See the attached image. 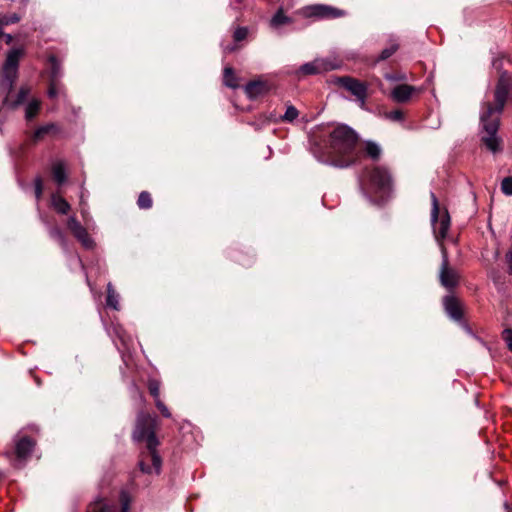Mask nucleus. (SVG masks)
<instances>
[{"label": "nucleus", "mask_w": 512, "mask_h": 512, "mask_svg": "<svg viewBox=\"0 0 512 512\" xmlns=\"http://www.w3.org/2000/svg\"><path fill=\"white\" fill-rule=\"evenodd\" d=\"M439 278L441 284L446 288H453L458 283V273L456 270L449 267L448 256L445 247H442V263Z\"/></svg>", "instance_id": "1a4fd4ad"}, {"label": "nucleus", "mask_w": 512, "mask_h": 512, "mask_svg": "<svg viewBox=\"0 0 512 512\" xmlns=\"http://www.w3.org/2000/svg\"><path fill=\"white\" fill-rule=\"evenodd\" d=\"M299 115L298 110L293 105L286 108L284 115L280 116V120L284 122H293Z\"/></svg>", "instance_id": "393cba45"}, {"label": "nucleus", "mask_w": 512, "mask_h": 512, "mask_svg": "<svg viewBox=\"0 0 512 512\" xmlns=\"http://www.w3.org/2000/svg\"><path fill=\"white\" fill-rule=\"evenodd\" d=\"M52 174H53L54 180L59 185H62L67 179L64 162H62V161L55 162L52 166Z\"/></svg>", "instance_id": "dca6fc26"}, {"label": "nucleus", "mask_w": 512, "mask_h": 512, "mask_svg": "<svg viewBox=\"0 0 512 512\" xmlns=\"http://www.w3.org/2000/svg\"><path fill=\"white\" fill-rule=\"evenodd\" d=\"M80 205L84 206V192L83 191H82V193L80 195ZM81 213H82L83 216H85L86 211H85L84 207H82Z\"/></svg>", "instance_id": "ea45409f"}, {"label": "nucleus", "mask_w": 512, "mask_h": 512, "mask_svg": "<svg viewBox=\"0 0 512 512\" xmlns=\"http://www.w3.org/2000/svg\"><path fill=\"white\" fill-rule=\"evenodd\" d=\"M137 204L141 209H149L152 206L151 195L146 191L141 192Z\"/></svg>", "instance_id": "a878e982"}, {"label": "nucleus", "mask_w": 512, "mask_h": 512, "mask_svg": "<svg viewBox=\"0 0 512 512\" xmlns=\"http://www.w3.org/2000/svg\"><path fill=\"white\" fill-rule=\"evenodd\" d=\"M501 190L505 195L512 196V177H506L502 180Z\"/></svg>", "instance_id": "473e14b6"}, {"label": "nucleus", "mask_w": 512, "mask_h": 512, "mask_svg": "<svg viewBox=\"0 0 512 512\" xmlns=\"http://www.w3.org/2000/svg\"><path fill=\"white\" fill-rule=\"evenodd\" d=\"M304 17H314L317 19H334L344 16V10L323 4L306 6L301 10Z\"/></svg>", "instance_id": "0eeeda50"}, {"label": "nucleus", "mask_w": 512, "mask_h": 512, "mask_svg": "<svg viewBox=\"0 0 512 512\" xmlns=\"http://www.w3.org/2000/svg\"><path fill=\"white\" fill-rule=\"evenodd\" d=\"M19 20H20V17L16 13L11 14V15L0 16V36L2 35V29L5 25L17 23Z\"/></svg>", "instance_id": "bb28decb"}, {"label": "nucleus", "mask_w": 512, "mask_h": 512, "mask_svg": "<svg viewBox=\"0 0 512 512\" xmlns=\"http://www.w3.org/2000/svg\"><path fill=\"white\" fill-rule=\"evenodd\" d=\"M512 87V77L503 72L497 82L494 91V103L489 101L482 104L480 114V139L483 145L492 153L502 150V139L498 136L500 115L508 99Z\"/></svg>", "instance_id": "f257e3e1"}, {"label": "nucleus", "mask_w": 512, "mask_h": 512, "mask_svg": "<svg viewBox=\"0 0 512 512\" xmlns=\"http://www.w3.org/2000/svg\"><path fill=\"white\" fill-rule=\"evenodd\" d=\"M290 22V19L284 15L283 10L279 9L271 19V26L279 27Z\"/></svg>", "instance_id": "b1692460"}, {"label": "nucleus", "mask_w": 512, "mask_h": 512, "mask_svg": "<svg viewBox=\"0 0 512 512\" xmlns=\"http://www.w3.org/2000/svg\"><path fill=\"white\" fill-rule=\"evenodd\" d=\"M397 49H398V44L395 42L391 43L389 47L382 50V52L379 56V60L388 59L390 56H392L397 51Z\"/></svg>", "instance_id": "c85d7f7f"}, {"label": "nucleus", "mask_w": 512, "mask_h": 512, "mask_svg": "<svg viewBox=\"0 0 512 512\" xmlns=\"http://www.w3.org/2000/svg\"><path fill=\"white\" fill-rule=\"evenodd\" d=\"M268 91V85L263 81H252L245 86V92L250 98H257Z\"/></svg>", "instance_id": "f8f14e48"}, {"label": "nucleus", "mask_w": 512, "mask_h": 512, "mask_svg": "<svg viewBox=\"0 0 512 512\" xmlns=\"http://www.w3.org/2000/svg\"><path fill=\"white\" fill-rule=\"evenodd\" d=\"M149 391L154 399H160V383L157 380H150L148 384Z\"/></svg>", "instance_id": "2f4dec72"}, {"label": "nucleus", "mask_w": 512, "mask_h": 512, "mask_svg": "<svg viewBox=\"0 0 512 512\" xmlns=\"http://www.w3.org/2000/svg\"><path fill=\"white\" fill-rule=\"evenodd\" d=\"M23 54L24 50L22 48L10 50L0 72V95L3 98L2 104L4 107L10 109H16L18 106L23 104L30 92L28 87L22 86L18 91L15 100H10L9 98V94L18 75L19 61Z\"/></svg>", "instance_id": "7ed1b4c3"}, {"label": "nucleus", "mask_w": 512, "mask_h": 512, "mask_svg": "<svg viewBox=\"0 0 512 512\" xmlns=\"http://www.w3.org/2000/svg\"><path fill=\"white\" fill-rule=\"evenodd\" d=\"M67 227L70 229V231L75 234L77 231H79L83 226L81 223L76 219L75 216H70L67 220Z\"/></svg>", "instance_id": "7c9ffc66"}, {"label": "nucleus", "mask_w": 512, "mask_h": 512, "mask_svg": "<svg viewBox=\"0 0 512 512\" xmlns=\"http://www.w3.org/2000/svg\"><path fill=\"white\" fill-rule=\"evenodd\" d=\"M129 511V504L128 502H123L122 503V512H128Z\"/></svg>", "instance_id": "79ce46f5"}, {"label": "nucleus", "mask_w": 512, "mask_h": 512, "mask_svg": "<svg viewBox=\"0 0 512 512\" xmlns=\"http://www.w3.org/2000/svg\"><path fill=\"white\" fill-rule=\"evenodd\" d=\"M75 238L87 249L93 248L94 241L88 235L87 230L83 227L75 234H73Z\"/></svg>", "instance_id": "a211bd4d"}, {"label": "nucleus", "mask_w": 512, "mask_h": 512, "mask_svg": "<svg viewBox=\"0 0 512 512\" xmlns=\"http://www.w3.org/2000/svg\"><path fill=\"white\" fill-rule=\"evenodd\" d=\"M431 222L434 228V235L437 242L440 245V248L444 247L443 240L447 237L448 230L450 228V215L448 211L445 209L440 215V207L439 202L436 195L431 192Z\"/></svg>", "instance_id": "39448f33"}, {"label": "nucleus", "mask_w": 512, "mask_h": 512, "mask_svg": "<svg viewBox=\"0 0 512 512\" xmlns=\"http://www.w3.org/2000/svg\"><path fill=\"white\" fill-rule=\"evenodd\" d=\"M358 136L347 125H338L330 133V164L338 168H347L358 159L355 150Z\"/></svg>", "instance_id": "f03ea898"}, {"label": "nucleus", "mask_w": 512, "mask_h": 512, "mask_svg": "<svg viewBox=\"0 0 512 512\" xmlns=\"http://www.w3.org/2000/svg\"><path fill=\"white\" fill-rule=\"evenodd\" d=\"M61 91H62V86L59 84V82L50 80L48 96L50 98H55L58 94L61 93Z\"/></svg>", "instance_id": "c756f323"}, {"label": "nucleus", "mask_w": 512, "mask_h": 512, "mask_svg": "<svg viewBox=\"0 0 512 512\" xmlns=\"http://www.w3.org/2000/svg\"><path fill=\"white\" fill-rule=\"evenodd\" d=\"M155 405L160 410V412L162 413V415L164 417H166V418L171 417V413L169 412L168 408L160 399L155 400Z\"/></svg>", "instance_id": "e433bc0d"}, {"label": "nucleus", "mask_w": 512, "mask_h": 512, "mask_svg": "<svg viewBox=\"0 0 512 512\" xmlns=\"http://www.w3.org/2000/svg\"><path fill=\"white\" fill-rule=\"evenodd\" d=\"M444 306L447 314L451 318L459 320L462 317L460 304L454 297H446L444 300Z\"/></svg>", "instance_id": "ddd939ff"}, {"label": "nucleus", "mask_w": 512, "mask_h": 512, "mask_svg": "<svg viewBox=\"0 0 512 512\" xmlns=\"http://www.w3.org/2000/svg\"><path fill=\"white\" fill-rule=\"evenodd\" d=\"M56 130H57V127L54 124L44 125V126L39 127L34 132L33 136H34L35 140H38V139H41L44 135H46V134H48L50 132L56 131Z\"/></svg>", "instance_id": "cd10ccee"}, {"label": "nucleus", "mask_w": 512, "mask_h": 512, "mask_svg": "<svg viewBox=\"0 0 512 512\" xmlns=\"http://www.w3.org/2000/svg\"><path fill=\"white\" fill-rule=\"evenodd\" d=\"M339 83L360 101L361 107H364L367 95V86L364 83L351 77H342Z\"/></svg>", "instance_id": "9d476101"}, {"label": "nucleus", "mask_w": 512, "mask_h": 512, "mask_svg": "<svg viewBox=\"0 0 512 512\" xmlns=\"http://www.w3.org/2000/svg\"><path fill=\"white\" fill-rule=\"evenodd\" d=\"M502 338L506 342L509 350L512 352V329L506 328L502 332Z\"/></svg>", "instance_id": "c9c22d12"}, {"label": "nucleus", "mask_w": 512, "mask_h": 512, "mask_svg": "<svg viewBox=\"0 0 512 512\" xmlns=\"http://www.w3.org/2000/svg\"><path fill=\"white\" fill-rule=\"evenodd\" d=\"M156 419L149 415H142L138 418L136 428L133 433L135 441H146L148 453L143 456L139 462V467L144 473H160L162 460L157 453L156 447L159 444L155 435Z\"/></svg>", "instance_id": "20e7f679"}, {"label": "nucleus", "mask_w": 512, "mask_h": 512, "mask_svg": "<svg viewBox=\"0 0 512 512\" xmlns=\"http://www.w3.org/2000/svg\"><path fill=\"white\" fill-rule=\"evenodd\" d=\"M415 91V88L407 85V84H400L397 85L391 92V96L394 101L402 103L406 102L410 99L413 92Z\"/></svg>", "instance_id": "9b49d317"}, {"label": "nucleus", "mask_w": 512, "mask_h": 512, "mask_svg": "<svg viewBox=\"0 0 512 512\" xmlns=\"http://www.w3.org/2000/svg\"><path fill=\"white\" fill-rule=\"evenodd\" d=\"M338 66L339 65L334 61L323 58H317L312 62L305 63L302 66H300L299 69L296 71V74L303 76L315 75L337 69Z\"/></svg>", "instance_id": "6e6552de"}, {"label": "nucleus", "mask_w": 512, "mask_h": 512, "mask_svg": "<svg viewBox=\"0 0 512 512\" xmlns=\"http://www.w3.org/2000/svg\"><path fill=\"white\" fill-rule=\"evenodd\" d=\"M34 447V443L28 437H23L16 443V455L19 459H25Z\"/></svg>", "instance_id": "4468645a"}, {"label": "nucleus", "mask_w": 512, "mask_h": 512, "mask_svg": "<svg viewBox=\"0 0 512 512\" xmlns=\"http://www.w3.org/2000/svg\"><path fill=\"white\" fill-rule=\"evenodd\" d=\"M247 34H248L247 28L239 27L235 30L233 37L236 42H239V41L244 40L247 37Z\"/></svg>", "instance_id": "f704fd0d"}, {"label": "nucleus", "mask_w": 512, "mask_h": 512, "mask_svg": "<svg viewBox=\"0 0 512 512\" xmlns=\"http://www.w3.org/2000/svg\"><path fill=\"white\" fill-rule=\"evenodd\" d=\"M365 152L371 159L377 160L381 155V147L373 141H367L365 144Z\"/></svg>", "instance_id": "412c9836"}, {"label": "nucleus", "mask_w": 512, "mask_h": 512, "mask_svg": "<svg viewBox=\"0 0 512 512\" xmlns=\"http://www.w3.org/2000/svg\"><path fill=\"white\" fill-rule=\"evenodd\" d=\"M40 104V101L37 99H32L27 103L25 108V118L27 120L33 119L38 114Z\"/></svg>", "instance_id": "6ab92c4d"}, {"label": "nucleus", "mask_w": 512, "mask_h": 512, "mask_svg": "<svg viewBox=\"0 0 512 512\" xmlns=\"http://www.w3.org/2000/svg\"><path fill=\"white\" fill-rule=\"evenodd\" d=\"M392 177L390 172L385 167H374L369 172L367 192L375 194H386L392 188Z\"/></svg>", "instance_id": "423d86ee"}, {"label": "nucleus", "mask_w": 512, "mask_h": 512, "mask_svg": "<svg viewBox=\"0 0 512 512\" xmlns=\"http://www.w3.org/2000/svg\"><path fill=\"white\" fill-rule=\"evenodd\" d=\"M385 117L387 119L395 121V122H400L404 119V115L401 110H394V111L387 112V113H385Z\"/></svg>", "instance_id": "72a5a7b5"}, {"label": "nucleus", "mask_w": 512, "mask_h": 512, "mask_svg": "<svg viewBox=\"0 0 512 512\" xmlns=\"http://www.w3.org/2000/svg\"><path fill=\"white\" fill-rule=\"evenodd\" d=\"M49 235L52 239L56 240L59 245L64 249V250H67V247H68V242H67V238L65 236V234L63 233V231L58 228V227H52L50 230H49Z\"/></svg>", "instance_id": "f3484780"}, {"label": "nucleus", "mask_w": 512, "mask_h": 512, "mask_svg": "<svg viewBox=\"0 0 512 512\" xmlns=\"http://www.w3.org/2000/svg\"><path fill=\"white\" fill-rule=\"evenodd\" d=\"M51 204L53 208L60 214H67L70 210V204L59 194L51 196Z\"/></svg>", "instance_id": "2eb2a0df"}, {"label": "nucleus", "mask_w": 512, "mask_h": 512, "mask_svg": "<svg viewBox=\"0 0 512 512\" xmlns=\"http://www.w3.org/2000/svg\"><path fill=\"white\" fill-rule=\"evenodd\" d=\"M49 63L51 65L50 80L58 81L62 76L61 65L55 56L49 57Z\"/></svg>", "instance_id": "aec40b11"}, {"label": "nucleus", "mask_w": 512, "mask_h": 512, "mask_svg": "<svg viewBox=\"0 0 512 512\" xmlns=\"http://www.w3.org/2000/svg\"><path fill=\"white\" fill-rule=\"evenodd\" d=\"M107 305L113 309H118V295L114 291L111 283L107 285Z\"/></svg>", "instance_id": "4be33fe9"}, {"label": "nucleus", "mask_w": 512, "mask_h": 512, "mask_svg": "<svg viewBox=\"0 0 512 512\" xmlns=\"http://www.w3.org/2000/svg\"><path fill=\"white\" fill-rule=\"evenodd\" d=\"M506 261L509 266V272L512 275V249H510L506 254Z\"/></svg>", "instance_id": "58836bf2"}, {"label": "nucleus", "mask_w": 512, "mask_h": 512, "mask_svg": "<svg viewBox=\"0 0 512 512\" xmlns=\"http://www.w3.org/2000/svg\"><path fill=\"white\" fill-rule=\"evenodd\" d=\"M42 191H43L42 180H41V178H36L35 179V196H36L37 199L41 198Z\"/></svg>", "instance_id": "4c0bfd02"}, {"label": "nucleus", "mask_w": 512, "mask_h": 512, "mask_svg": "<svg viewBox=\"0 0 512 512\" xmlns=\"http://www.w3.org/2000/svg\"><path fill=\"white\" fill-rule=\"evenodd\" d=\"M223 81L228 87L236 88L238 86L233 69L230 67L224 69Z\"/></svg>", "instance_id": "5701e85b"}, {"label": "nucleus", "mask_w": 512, "mask_h": 512, "mask_svg": "<svg viewBox=\"0 0 512 512\" xmlns=\"http://www.w3.org/2000/svg\"><path fill=\"white\" fill-rule=\"evenodd\" d=\"M1 37L5 38L6 44H10L13 40V38L10 34H4L3 32H2V35L0 36V38Z\"/></svg>", "instance_id": "a19ab883"}]
</instances>
